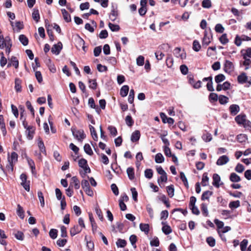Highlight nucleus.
I'll return each mask as SVG.
<instances>
[{
    "instance_id": "obj_30",
    "label": "nucleus",
    "mask_w": 251,
    "mask_h": 251,
    "mask_svg": "<svg viewBox=\"0 0 251 251\" xmlns=\"http://www.w3.org/2000/svg\"><path fill=\"white\" fill-rule=\"evenodd\" d=\"M209 182V178L207 176V173H205L202 175V180H201V185L203 186H205L208 185Z\"/></svg>"
},
{
    "instance_id": "obj_13",
    "label": "nucleus",
    "mask_w": 251,
    "mask_h": 251,
    "mask_svg": "<svg viewBox=\"0 0 251 251\" xmlns=\"http://www.w3.org/2000/svg\"><path fill=\"white\" fill-rule=\"evenodd\" d=\"M62 48V45L61 43H58L57 44H55L51 48V52L56 55H58Z\"/></svg>"
},
{
    "instance_id": "obj_25",
    "label": "nucleus",
    "mask_w": 251,
    "mask_h": 251,
    "mask_svg": "<svg viewBox=\"0 0 251 251\" xmlns=\"http://www.w3.org/2000/svg\"><path fill=\"white\" fill-rule=\"evenodd\" d=\"M129 91V87L127 85H124L120 90V95L122 97H125L127 96Z\"/></svg>"
},
{
    "instance_id": "obj_34",
    "label": "nucleus",
    "mask_w": 251,
    "mask_h": 251,
    "mask_svg": "<svg viewBox=\"0 0 251 251\" xmlns=\"http://www.w3.org/2000/svg\"><path fill=\"white\" fill-rule=\"evenodd\" d=\"M212 195V192L210 191H206L203 193L201 196L202 201L208 200L210 197Z\"/></svg>"
},
{
    "instance_id": "obj_18",
    "label": "nucleus",
    "mask_w": 251,
    "mask_h": 251,
    "mask_svg": "<svg viewBox=\"0 0 251 251\" xmlns=\"http://www.w3.org/2000/svg\"><path fill=\"white\" fill-rule=\"evenodd\" d=\"M237 80L238 82L241 84H243L247 82L248 81V76L246 73H242L241 75H238L237 77Z\"/></svg>"
},
{
    "instance_id": "obj_1",
    "label": "nucleus",
    "mask_w": 251,
    "mask_h": 251,
    "mask_svg": "<svg viewBox=\"0 0 251 251\" xmlns=\"http://www.w3.org/2000/svg\"><path fill=\"white\" fill-rule=\"evenodd\" d=\"M12 41L9 36H6L5 38L1 35V32L0 30V49H5L6 53L8 55L11 51V48L12 47Z\"/></svg>"
},
{
    "instance_id": "obj_42",
    "label": "nucleus",
    "mask_w": 251,
    "mask_h": 251,
    "mask_svg": "<svg viewBox=\"0 0 251 251\" xmlns=\"http://www.w3.org/2000/svg\"><path fill=\"white\" fill-rule=\"evenodd\" d=\"M219 40L221 44L225 45L228 43L229 40L227 37L226 34H223L219 38Z\"/></svg>"
},
{
    "instance_id": "obj_8",
    "label": "nucleus",
    "mask_w": 251,
    "mask_h": 251,
    "mask_svg": "<svg viewBox=\"0 0 251 251\" xmlns=\"http://www.w3.org/2000/svg\"><path fill=\"white\" fill-rule=\"evenodd\" d=\"M213 182L212 184L216 188H219L220 186L223 184L221 182L220 176L217 174H214L213 175Z\"/></svg>"
},
{
    "instance_id": "obj_58",
    "label": "nucleus",
    "mask_w": 251,
    "mask_h": 251,
    "mask_svg": "<svg viewBox=\"0 0 251 251\" xmlns=\"http://www.w3.org/2000/svg\"><path fill=\"white\" fill-rule=\"evenodd\" d=\"M201 4L203 8H209L211 6V2L210 0H203Z\"/></svg>"
},
{
    "instance_id": "obj_43",
    "label": "nucleus",
    "mask_w": 251,
    "mask_h": 251,
    "mask_svg": "<svg viewBox=\"0 0 251 251\" xmlns=\"http://www.w3.org/2000/svg\"><path fill=\"white\" fill-rule=\"evenodd\" d=\"M136 159L137 160L136 165L137 167H138L140 165V161L143 159L142 153L141 152L137 153L136 156Z\"/></svg>"
},
{
    "instance_id": "obj_60",
    "label": "nucleus",
    "mask_w": 251,
    "mask_h": 251,
    "mask_svg": "<svg viewBox=\"0 0 251 251\" xmlns=\"http://www.w3.org/2000/svg\"><path fill=\"white\" fill-rule=\"evenodd\" d=\"M180 177L182 181L183 182L184 185L186 187H188V183L187 181V178L185 174L183 172L180 173Z\"/></svg>"
},
{
    "instance_id": "obj_15",
    "label": "nucleus",
    "mask_w": 251,
    "mask_h": 251,
    "mask_svg": "<svg viewBox=\"0 0 251 251\" xmlns=\"http://www.w3.org/2000/svg\"><path fill=\"white\" fill-rule=\"evenodd\" d=\"M10 24L11 26L13 27V29L14 30L17 31V32H19L20 30L24 28L23 23L20 22H16L15 25H14V23L12 21L10 22Z\"/></svg>"
},
{
    "instance_id": "obj_5",
    "label": "nucleus",
    "mask_w": 251,
    "mask_h": 251,
    "mask_svg": "<svg viewBox=\"0 0 251 251\" xmlns=\"http://www.w3.org/2000/svg\"><path fill=\"white\" fill-rule=\"evenodd\" d=\"M251 40V38L245 35H242L241 36L237 35L235 38L234 43L237 46L239 47L241 45L242 41H249Z\"/></svg>"
},
{
    "instance_id": "obj_53",
    "label": "nucleus",
    "mask_w": 251,
    "mask_h": 251,
    "mask_svg": "<svg viewBox=\"0 0 251 251\" xmlns=\"http://www.w3.org/2000/svg\"><path fill=\"white\" fill-rule=\"evenodd\" d=\"M202 138L204 141L207 142H210L212 140V137L210 133H206L202 135Z\"/></svg>"
},
{
    "instance_id": "obj_20",
    "label": "nucleus",
    "mask_w": 251,
    "mask_h": 251,
    "mask_svg": "<svg viewBox=\"0 0 251 251\" xmlns=\"http://www.w3.org/2000/svg\"><path fill=\"white\" fill-rule=\"evenodd\" d=\"M229 110L231 114L235 115L239 112L240 107L238 105L232 104L230 106Z\"/></svg>"
},
{
    "instance_id": "obj_55",
    "label": "nucleus",
    "mask_w": 251,
    "mask_h": 251,
    "mask_svg": "<svg viewBox=\"0 0 251 251\" xmlns=\"http://www.w3.org/2000/svg\"><path fill=\"white\" fill-rule=\"evenodd\" d=\"M134 91L133 89H131L128 98V101L130 103H132L134 101Z\"/></svg>"
},
{
    "instance_id": "obj_62",
    "label": "nucleus",
    "mask_w": 251,
    "mask_h": 251,
    "mask_svg": "<svg viewBox=\"0 0 251 251\" xmlns=\"http://www.w3.org/2000/svg\"><path fill=\"white\" fill-rule=\"evenodd\" d=\"M153 172L151 169H146L145 171V176L148 178H151L152 177Z\"/></svg>"
},
{
    "instance_id": "obj_35",
    "label": "nucleus",
    "mask_w": 251,
    "mask_h": 251,
    "mask_svg": "<svg viewBox=\"0 0 251 251\" xmlns=\"http://www.w3.org/2000/svg\"><path fill=\"white\" fill-rule=\"evenodd\" d=\"M155 161L157 163H161L164 162V158L161 153H158L155 155Z\"/></svg>"
},
{
    "instance_id": "obj_49",
    "label": "nucleus",
    "mask_w": 251,
    "mask_h": 251,
    "mask_svg": "<svg viewBox=\"0 0 251 251\" xmlns=\"http://www.w3.org/2000/svg\"><path fill=\"white\" fill-rule=\"evenodd\" d=\"M108 129L109 131L110 134L113 136H115L117 134V130L116 128L112 126H110L108 127Z\"/></svg>"
},
{
    "instance_id": "obj_33",
    "label": "nucleus",
    "mask_w": 251,
    "mask_h": 251,
    "mask_svg": "<svg viewBox=\"0 0 251 251\" xmlns=\"http://www.w3.org/2000/svg\"><path fill=\"white\" fill-rule=\"evenodd\" d=\"M89 128L91 131V134L93 139L95 141H97L98 137L95 128L91 125L89 126Z\"/></svg>"
},
{
    "instance_id": "obj_37",
    "label": "nucleus",
    "mask_w": 251,
    "mask_h": 251,
    "mask_svg": "<svg viewBox=\"0 0 251 251\" xmlns=\"http://www.w3.org/2000/svg\"><path fill=\"white\" fill-rule=\"evenodd\" d=\"M167 192L168 196L172 198L174 196V188L173 185L168 186L166 187Z\"/></svg>"
},
{
    "instance_id": "obj_4",
    "label": "nucleus",
    "mask_w": 251,
    "mask_h": 251,
    "mask_svg": "<svg viewBox=\"0 0 251 251\" xmlns=\"http://www.w3.org/2000/svg\"><path fill=\"white\" fill-rule=\"evenodd\" d=\"M71 130L74 137L76 138L78 141L82 142L83 140L85 138L86 135L83 130H78L75 128L72 127Z\"/></svg>"
},
{
    "instance_id": "obj_38",
    "label": "nucleus",
    "mask_w": 251,
    "mask_h": 251,
    "mask_svg": "<svg viewBox=\"0 0 251 251\" xmlns=\"http://www.w3.org/2000/svg\"><path fill=\"white\" fill-rule=\"evenodd\" d=\"M126 172L128 176L130 179H133L134 177V169L131 167H129L127 169Z\"/></svg>"
},
{
    "instance_id": "obj_24",
    "label": "nucleus",
    "mask_w": 251,
    "mask_h": 251,
    "mask_svg": "<svg viewBox=\"0 0 251 251\" xmlns=\"http://www.w3.org/2000/svg\"><path fill=\"white\" fill-rule=\"evenodd\" d=\"M17 214L21 219H24L25 217V211L23 207L20 204H18L17 205Z\"/></svg>"
},
{
    "instance_id": "obj_26",
    "label": "nucleus",
    "mask_w": 251,
    "mask_h": 251,
    "mask_svg": "<svg viewBox=\"0 0 251 251\" xmlns=\"http://www.w3.org/2000/svg\"><path fill=\"white\" fill-rule=\"evenodd\" d=\"M15 89L17 92L22 90L21 80L19 78H16L15 80Z\"/></svg>"
},
{
    "instance_id": "obj_56",
    "label": "nucleus",
    "mask_w": 251,
    "mask_h": 251,
    "mask_svg": "<svg viewBox=\"0 0 251 251\" xmlns=\"http://www.w3.org/2000/svg\"><path fill=\"white\" fill-rule=\"evenodd\" d=\"M38 197L40 201L41 205L42 207H44L45 205V201L43 194L42 192L39 191L38 192Z\"/></svg>"
},
{
    "instance_id": "obj_40",
    "label": "nucleus",
    "mask_w": 251,
    "mask_h": 251,
    "mask_svg": "<svg viewBox=\"0 0 251 251\" xmlns=\"http://www.w3.org/2000/svg\"><path fill=\"white\" fill-rule=\"evenodd\" d=\"M219 101L221 104H225L228 102V98L224 95H220L219 97Z\"/></svg>"
},
{
    "instance_id": "obj_48",
    "label": "nucleus",
    "mask_w": 251,
    "mask_h": 251,
    "mask_svg": "<svg viewBox=\"0 0 251 251\" xmlns=\"http://www.w3.org/2000/svg\"><path fill=\"white\" fill-rule=\"evenodd\" d=\"M125 121H126V124L128 126H131L133 125V123H134V121L132 120V117H131V116H129V115H128L126 117Z\"/></svg>"
},
{
    "instance_id": "obj_41",
    "label": "nucleus",
    "mask_w": 251,
    "mask_h": 251,
    "mask_svg": "<svg viewBox=\"0 0 251 251\" xmlns=\"http://www.w3.org/2000/svg\"><path fill=\"white\" fill-rule=\"evenodd\" d=\"M225 79L226 77L223 74H219L215 77V82L217 83L225 80Z\"/></svg>"
},
{
    "instance_id": "obj_61",
    "label": "nucleus",
    "mask_w": 251,
    "mask_h": 251,
    "mask_svg": "<svg viewBox=\"0 0 251 251\" xmlns=\"http://www.w3.org/2000/svg\"><path fill=\"white\" fill-rule=\"evenodd\" d=\"M219 99L218 95L214 93H210L209 96V100L210 101H216Z\"/></svg>"
},
{
    "instance_id": "obj_23",
    "label": "nucleus",
    "mask_w": 251,
    "mask_h": 251,
    "mask_svg": "<svg viewBox=\"0 0 251 251\" xmlns=\"http://www.w3.org/2000/svg\"><path fill=\"white\" fill-rule=\"evenodd\" d=\"M140 229L142 231L145 232V233L147 235L149 232V225L148 224H140Z\"/></svg>"
},
{
    "instance_id": "obj_27",
    "label": "nucleus",
    "mask_w": 251,
    "mask_h": 251,
    "mask_svg": "<svg viewBox=\"0 0 251 251\" xmlns=\"http://www.w3.org/2000/svg\"><path fill=\"white\" fill-rule=\"evenodd\" d=\"M19 41L24 46H26L28 43V40L27 38L23 34H21L19 37Z\"/></svg>"
},
{
    "instance_id": "obj_46",
    "label": "nucleus",
    "mask_w": 251,
    "mask_h": 251,
    "mask_svg": "<svg viewBox=\"0 0 251 251\" xmlns=\"http://www.w3.org/2000/svg\"><path fill=\"white\" fill-rule=\"evenodd\" d=\"M237 139L238 142L243 143L246 141L247 140V137L245 134H240L237 136Z\"/></svg>"
},
{
    "instance_id": "obj_6",
    "label": "nucleus",
    "mask_w": 251,
    "mask_h": 251,
    "mask_svg": "<svg viewBox=\"0 0 251 251\" xmlns=\"http://www.w3.org/2000/svg\"><path fill=\"white\" fill-rule=\"evenodd\" d=\"M20 179L21 180V185L24 188V189L29 192L30 190L29 181H27V176L25 174H22L20 176Z\"/></svg>"
},
{
    "instance_id": "obj_29",
    "label": "nucleus",
    "mask_w": 251,
    "mask_h": 251,
    "mask_svg": "<svg viewBox=\"0 0 251 251\" xmlns=\"http://www.w3.org/2000/svg\"><path fill=\"white\" fill-rule=\"evenodd\" d=\"M230 180L232 182H239L241 180V178L239 176L234 173H232L230 176Z\"/></svg>"
},
{
    "instance_id": "obj_11",
    "label": "nucleus",
    "mask_w": 251,
    "mask_h": 251,
    "mask_svg": "<svg viewBox=\"0 0 251 251\" xmlns=\"http://www.w3.org/2000/svg\"><path fill=\"white\" fill-rule=\"evenodd\" d=\"M174 54L176 57L180 58L181 59L186 58V53L183 50H181L179 48H176L174 50Z\"/></svg>"
},
{
    "instance_id": "obj_9",
    "label": "nucleus",
    "mask_w": 251,
    "mask_h": 251,
    "mask_svg": "<svg viewBox=\"0 0 251 251\" xmlns=\"http://www.w3.org/2000/svg\"><path fill=\"white\" fill-rule=\"evenodd\" d=\"M229 160L228 156L226 155H222L220 156L216 162V164L219 166L224 165L226 164Z\"/></svg>"
},
{
    "instance_id": "obj_32",
    "label": "nucleus",
    "mask_w": 251,
    "mask_h": 251,
    "mask_svg": "<svg viewBox=\"0 0 251 251\" xmlns=\"http://www.w3.org/2000/svg\"><path fill=\"white\" fill-rule=\"evenodd\" d=\"M84 150L86 153L89 155H92L93 154V151L88 144H86L84 146Z\"/></svg>"
},
{
    "instance_id": "obj_21",
    "label": "nucleus",
    "mask_w": 251,
    "mask_h": 251,
    "mask_svg": "<svg viewBox=\"0 0 251 251\" xmlns=\"http://www.w3.org/2000/svg\"><path fill=\"white\" fill-rule=\"evenodd\" d=\"M212 37L208 36L207 32L205 31L204 32V37L202 39V44L207 46L211 42Z\"/></svg>"
},
{
    "instance_id": "obj_28",
    "label": "nucleus",
    "mask_w": 251,
    "mask_h": 251,
    "mask_svg": "<svg viewBox=\"0 0 251 251\" xmlns=\"http://www.w3.org/2000/svg\"><path fill=\"white\" fill-rule=\"evenodd\" d=\"M13 234L15 237L18 240L23 241L24 239V234L22 231H16Z\"/></svg>"
},
{
    "instance_id": "obj_12",
    "label": "nucleus",
    "mask_w": 251,
    "mask_h": 251,
    "mask_svg": "<svg viewBox=\"0 0 251 251\" xmlns=\"http://www.w3.org/2000/svg\"><path fill=\"white\" fill-rule=\"evenodd\" d=\"M235 121L239 125H245L246 123L247 120L246 119V115L240 114L237 116L235 118Z\"/></svg>"
},
{
    "instance_id": "obj_16",
    "label": "nucleus",
    "mask_w": 251,
    "mask_h": 251,
    "mask_svg": "<svg viewBox=\"0 0 251 251\" xmlns=\"http://www.w3.org/2000/svg\"><path fill=\"white\" fill-rule=\"evenodd\" d=\"M11 66H14L16 69H17L19 67V61L15 56H12L10 59H9L7 67H9Z\"/></svg>"
},
{
    "instance_id": "obj_3",
    "label": "nucleus",
    "mask_w": 251,
    "mask_h": 251,
    "mask_svg": "<svg viewBox=\"0 0 251 251\" xmlns=\"http://www.w3.org/2000/svg\"><path fill=\"white\" fill-rule=\"evenodd\" d=\"M18 155L15 152H12L10 155H8V164L7 165L6 168L9 172H12L13 171V167L18 161Z\"/></svg>"
},
{
    "instance_id": "obj_47",
    "label": "nucleus",
    "mask_w": 251,
    "mask_h": 251,
    "mask_svg": "<svg viewBox=\"0 0 251 251\" xmlns=\"http://www.w3.org/2000/svg\"><path fill=\"white\" fill-rule=\"evenodd\" d=\"M25 157L26 158L28 165L30 167L32 171L33 172V171L35 170V164L34 161L32 159L29 158L28 157H27L26 155H25Z\"/></svg>"
},
{
    "instance_id": "obj_10",
    "label": "nucleus",
    "mask_w": 251,
    "mask_h": 251,
    "mask_svg": "<svg viewBox=\"0 0 251 251\" xmlns=\"http://www.w3.org/2000/svg\"><path fill=\"white\" fill-rule=\"evenodd\" d=\"M71 187H74L75 189H78L80 187V182L76 176H73L71 178L70 186Z\"/></svg>"
},
{
    "instance_id": "obj_2",
    "label": "nucleus",
    "mask_w": 251,
    "mask_h": 251,
    "mask_svg": "<svg viewBox=\"0 0 251 251\" xmlns=\"http://www.w3.org/2000/svg\"><path fill=\"white\" fill-rule=\"evenodd\" d=\"M78 165L82 170L79 171V173L82 177L84 178L87 174L91 172V170L88 165L87 161L84 158H81L78 161Z\"/></svg>"
},
{
    "instance_id": "obj_19",
    "label": "nucleus",
    "mask_w": 251,
    "mask_h": 251,
    "mask_svg": "<svg viewBox=\"0 0 251 251\" xmlns=\"http://www.w3.org/2000/svg\"><path fill=\"white\" fill-rule=\"evenodd\" d=\"M140 137V132L139 130L134 131L131 136V140L132 142L138 141Z\"/></svg>"
},
{
    "instance_id": "obj_63",
    "label": "nucleus",
    "mask_w": 251,
    "mask_h": 251,
    "mask_svg": "<svg viewBox=\"0 0 251 251\" xmlns=\"http://www.w3.org/2000/svg\"><path fill=\"white\" fill-rule=\"evenodd\" d=\"M144 59L145 58L144 56L142 55L139 56L136 59L137 64L138 66H143L144 63Z\"/></svg>"
},
{
    "instance_id": "obj_52",
    "label": "nucleus",
    "mask_w": 251,
    "mask_h": 251,
    "mask_svg": "<svg viewBox=\"0 0 251 251\" xmlns=\"http://www.w3.org/2000/svg\"><path fill=\"white\" fill-rule=\"evenodd\" d=\"M150 245L151 246L158 247L159 245V241L157 237H154L150 241Z\"/></svg>"
},
{
    "instance_id": "obj_31",
    "label": "nucleus",
    "mask_w": 251,
    "mask_h": 251,
    "mask_svg": "<svg viewBox=\"0 0 251 251\" xmlns=\"http://www.w3.org/2000/svg\"><path fill=\"white\" fill-rule=\"evenodd\" d=\"M38 147L40 150V151L44 154H46V149H45V147L44 146V144L43 141L40 138L38 139Z\"/></svg>"
},
{
    "instance_id": "obj_57",
    "label": "nucleus",
    "mask_w": 251,
    "mask_h": 251,
    "mask_svg": "<svg viewBox=\"0 0 251 251\" xmlns=\"http://www.w3.org/2000/svg\"><path fill=\"white\" fill-rule=\"evenodd\" d=\"M243 58L245 59L243 63V64L244 66H246L245 68V70H247L249 69V66L251 63V60L250 59L247 58V57H246V55H243Z\"/></svg>"
},
{
    "instance_id": "obj_14",
    "label": "nucleus",
    "mask_w": 251,
    "mask_h": 251,
    "mask_svg": "<svg viewBox=\"0 0 251 251\" xmlns=\"http://www.w3.org/2000/svg\"><path fill=\"white\" fill-rule=\"evenodd\" d=\"M35 128L33 126H31L26 129L27 138L28 140H31L33 138L35 133Z\"/></svg>"
},
{
    "instance_id": "obj_51",
    "label": "nucleus",
    "mask_w": 251,
    "mask_h": 251,
    "mask_svg": "<svg viewBox=\"0 0 251 251\" xmlns=\"http://www.w3.org/2000/svg\"><path fill=\"white\" fill-rule=\"evenodd\" d=\"M57 230L55 229H51L49 232L50 237L53 239H55L57 236Z\"/></svg>"
},
{
    "instance_id": "obj_36",
    "label": "nucleus",
    "mask_w": 251,
    "mask_h": 251,
    "mask_svg": "<svg viewBox=\"0 0 251 251\" xmlns=\"http://www.w3.org/2000/svg\"><path fill=\"white\" fill-rule=\"evenodd\" d=\"M248 244V241L247 239H244L240 244V249L241 251H246Z\"/></svg>"
},
{
    "instance_id": "obj_64",
    "label": "nucleus",
    "mask_w": 251,
    "mask_h": 251,
    "mask_svg": "<svg viewBox=\"0 0 251 251\" xmlns=\"http://www.w3.org/2000/svg\"><path fill=\"white\" fill-rule=\"evenodd\" d=\"M67 242L66 239H59L56 242L57 245L59 247H64Z\"/></svg>"
},
{
    "instance_id": "obj_22",
    "label": "nucleus",
    "mask_w": 251,
    "mask_h": 251,
    "mask_svg": "<svg viewBox=\"0 0 251 251\" xmlns=\"http://www.w3.org/2000/svg\"><path fill=\"white\" fill-rule=\"evenodd\" d=\"M61 12L63 17V19L66 22H69L71 21L70 15L65 9H62Z\"/></svg>"
},
{
    "instance_id": "obj_17",
    "label": "nucleus",
    "mask_w": 251,
    "mask_h": 251,
    "mask_svg": "<svg viewBox=\"0 0 251 251\" xmlns=\"http://www.w3.org/2000/svg\"><path fill=\"white\" fill-rule=\"evenodd\" d=\"M81 230H82L81 228H80L77 225H75L73 227L70 228V235L72 236H74L75 235L80 232L81 231Z\"/></svg>"
},
{
    "instance_id": "obj_54",
    "label": "nucleus",
    "mask_w": 251,
    "mask_h": 251,
    "mask_svg": "<svg viewBox=\"0 0 251 251\" xmlns=\"http://www.w3.org/2000/svg\"><path fill=\"white\" fill-rule=\"evenodd\" d=\"M215 30L216 32L222 33L224 31L225 28L221 24H218L215 27Z\"/></svg>"
},
{
    "instance_id": "obj_7",
    "label": "nucleus",
    "mask_w": 251,
    "mask_h": 251,
    "mask_svg": "<svg viewBox=\"0 0 251 251\" xmlns=\"http://www.w3.org/2000/svg\"><path fill=\"white\" fill-rule=\"evenodd\" d=\"M233 64L229 60H226L224 64V71L227 73H231L234 71Z\"/></svg>"
},
{
    "instance_id": "obj_59",
    "label": "nucleus",
    "mask_w": 251,
    "mask_h": 251,
    "mask_svg": "<svg viewBox=\"0 0 251 251\" xmlns=\"http://www.w3.org/2000/svg\"><path fill=\"white\" fill-rule=\"evenodd\" d=\"M201 209L202 214L205 216H207L208 215V211L207 209V205L205 203H202L201 205Z\"/></svg>"
},
{
    "instance_id": "obj_45",
    "label": "nucleus",
    "mask_w": 251,
    "mask_h": 251,
    "mask_svg": "<svg viewBox=\"0 0 251 251\" xmlns=\"http://www.w3.org/2000/svg\"><path fill=\"white\" fill-rule=\"evenodd\" d=\"M201 48V46L199 42L197 40H195L193 43V49L196 51H199Z\"/></svg>"
},
{
    "instance_id": "obj_44",
    "label": "nucleus",
    "mask_w": 251,
    "mask_h": 251,
    "mask_svg": "<svg viewBox=\"0 0 251 251\" xmlns=\"http://www.w3.org/2000/svg\"><path fill=\"white\" fill-rule=\"evenodd\" d=\"M162 230L166 235L171 233L172 231L171 227L168 225H164L162 228Z\"/></svg>"
},
{
    "instance_id": "obj_39",
    "label": "nucleus",
    "mask_w": 251,
    "mask_h": 251,
    "mask_svg": "<svg viewBox=\"0 0 251 251\" xmlns=\"http://www.w3.org/2000/svg\"><path fill=\"white\" fill-rule=\"evenodd\" d=\"M240 205L239 201H232L229 203V207L231 209L237 208Z\"/></svg>"
},
{
    "instance_id": "obj_50",
    "label": "nucleus",
    "mask_w": 251,
    "mask_h": 251,
    "mask_svg": "<svg viewBox=\"0 0 251 251\" xmlns=\"http://www.w3.org/2000/svg\"><path fill=\"white\" fill-rule=\"evenodd\" d=\"M89 87L92 89H96L97 87V83L95 79H90L89 80Z\"/></svg>"
}]
</instances>
